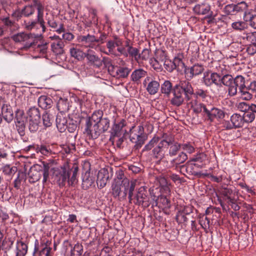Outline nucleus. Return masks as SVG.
<instances>
[{
	"label": "nucleus",
	"instance_id": "f257e3e1",
	"mask_svg": "<svg viewBox=\"0 0 256 256\" xmlns=\"http://www.w3.org/2000/svg\"><path fill=\"white\" fill-rule=\"evenodd\" d=\"M136 187V183L131 182L128 192V201L130 204H134L138 206L148 208L151 205L150 198L148 195L146 187L141 186L136 194H134Z\"/></svg>",
	"mask_w": 256,
	"mask_h": 256
},
{
	"label": "nucleus",
	"instance_id": "f03ea898",
	"mask_svg": "<svg viewBox=\"0 0 256 256\" xmlns=\"http://www.w3.org/2000/svg\"><path fill=\"white\" fill-rule=\"evenodd\" d=\"M50 166L48 163L43 162L42 165L34 164L28 172L29 182L34 183L40 180L42 176H43L42 184L46 183L49 178Z\"/></svg>",
	"mask_w": 256,
	"mask_h": 256
},
{
	"label": "nucleus",
	"instance_id": "7ed1b4c3",
	"mask_svg": "<svg viewBox=\"0 0 256 256\" xmlns=\"http://www.w3.org/2000/svg\"><path fill=\"white\" fill-rule=\"evenodd\" d=\"M244 76L242 75H238L235 78H233L230 74H224L223 76H220L221 84H223L228 87V95L230 96H234L238 94V86L244 78Z\"/></svg>",
	"mask_w": 256,
	"mask_h": 256
},
{
	"label": "nucleus",
	"instance_id": "20e7f679",
	"mask_svg": "<svg viewBox=\"0 0 256 256\" xmlns=\"http://www.w3.org/2000/svg\"><path fill=\"white\" fill-rule=\"evenodd\" d=\"M130 185L128 179H124L122 182H114L112 185V195L114 198H118L120 201L126 200Z\"/></svg>",
	"mask_w": 256,
	"mask_h": 256
},
{
	"label": "nucleus",
	"instance_id": "39448f33",
	"mask_svg": "<svg viewBox=\"0 0 256 256\" xmlns=\"http://www.w3.org/2000/svg\"><path fill=\"white\" fill-rule=\"evenodd\" d=\"M37 18L35 20L29 21H24V27L28 30L38 31L42 28V32L44 33L46 31V27L44 25L45 22L44 19V10H42L39 8L37 10Z\"/></svg>",
	"mask_w": 256,
	"mask_h": 256
},
{
	"label": "nucleus",
	"instance_id": "423d86ee",
	"mask_svg": "<svg viewBox=\"0 0 256 256\" xmlns=\"http://www.w3.org/2000/svg\"><path fill=\"white\" fill-rule=\"evenodd\" d=\"M160 139V138L158 136H154L148 142V144L145 145L142 149V152L148 151L154 148L152 152V156L160 160H162L164 156V154L162 149L164 146H160V143H159L158 146L154 147V146L158 143Z\"/></svg>",
	"mask_w": 256,
	"mask_h": 256
},
{
	"label": "nucleus",
	"instance_id": "0eeeda50",
	"mask_svg": "<svg viewBox=\"0 0 256 256\" xmlns=\"http://www.w3.org/2000/svg\"><path fill=\"white\" fill-rule=\"evenodd\" d=\"M110 121L106 117H103L97 124H94L92 128L89 132L88 135L91 136L93 139H96L102 132L107 131L110 127Z\"/></svg>",
	"mask_w": 256,
	"mask_h": 256
},
{
	"label": "nucleus",
	"instance_id": "6e6552de",
	"mask_svg": "<svg viewBox=\"0 0 256 256\" xmlns=\"http://www.w3.org/2000/svg\"><path fill=\"white\" fill-rule=\"evenodd\" d=\"M28 120L27 116L24 110L18 109L15 112L14 122L16 130L20 136H24L25 134L26 122Z\"/></svg>",
	"mask_w": 256,
	"mask_h": 256
},
{
	"label": "nucleus",
	"instance_id": "1a4fd4ad",
	"mask_svg": "<svg viewBox=\"0 0 256 256\" xmlns=\"http://www.w3.org/2000/svg\"><path fill=\"white\" fill-rule=\"evenodd\" d=\"M52 178L54 182L57 184L60 187L65 186L68 183V172L65 166L62 167L60 169L55 170L53 173Z\"/></svg>",
	"mask_w": 256,
	"mask_h": 256
},
{
	"label": "nucleus",
	"instance_id": "9d476101",
	"mask_svg": "<svg viewBox=\"0 0 256 256\" xmlns=\"http://www.w3.org/2000/svg\"><path fill=\"white\" fill-rule=\"evenodd\" d=\"M204 116L208 120L212 122L215 119L224 118L225 114L222 110L208 104V108H204Z\"/></svg>",
	"mask_w": 256,
	"mask_h": 256
},
{
	"label": "nucleus",
	"instance_id": "9b49d317",
	"mask_svg": "<svg viewBox=\"0 0 256 256\" xmlns=\"http://www.w3.org/2000/svg\"><path fill=\"white\" fill-rule=\"evenodd\" d=\"M189 80H180L178 83L174 86L180 90L184 94L186 101H189L192 98V95L194 94V88Z\"/></svg>",
	"mask_w": 256,
	"mask_h": 256
},
{
	"label": "nucleus",
	"instance_id": "f8f14e48",
	"mask_svg": "<svg viewBox=\"0 0 256 256\" xmlns=\"http://www.w3.org/2000/svg\"><path fill=\"white\" fill-rule=\"evenodd\" d=\"M96 171H90V168L86 170L82 174V188L86 190L90 188L95 186Z\"/></svg>",
	"mask_w": 256,
	"mask_h": 256
},
{
	"label": "nucleus",
	"instance_id": "ddd939ff",
	"mask_svg": "<svg viewBox=\"0 0 256 256\" xmlns=\"http://www.w3.org/2000/svg\"><path fill=\"white\" fill-rule=\"evenodd\" d=\"M86 58L90 65L97 68H100L102 66V63L106 64L107 61L108 60V58L106 57H104L102 60H101L98 56L96 54L94 51L90 50H88Z\"/></svg>",
	"mask_w": 256,
	"mask_h": 256
},
{
	"label": "nucleus",
	"instance_id": "4468645a",
	"mask_svg": "<svg viewBox=\"0 0 256 256\" xmlns=\"http://www.w3.org/2000/svg\"><path fill=\"white\" fill-rule=\"evenodd\" d=\"M48 241L46 243H42L40 245L38 240L34 241V248L32 253V256H51V248L48 246Z\"/></svg>",
	"mask_w": 256,
	"mask_h": 256
},
{
	"label": "nucleus",
	"instance_id": "2eb2a0df",
	"mask_svg": "<svg viewBox=\"0 0 256 256\" xmlns=\"http://www.w3.org/2000/svg\"><path fill=\"white\" fill-rule=\"evenodd\" d=\"M126 124V120L124 118H120L118 120H114L110 132V138L116 136L120 137L123 133V128Z\"/></svg>",
	"mask_w": 256,
	"mask_h": 256
},
{
	"label": "nucleus",
	"instance_id": "dca6fc26",
	"mask_svg": "<svg viewBox=\"0 0 256 256\" xmlns=\"http://www.w3.org/2000/svg\"><path fill=\"white\" fill-rule=\"evenodd\" d=\"M103 111L100 110H96L93 112L90 116H88L86 119L85 132L88 134L92 128L94 124H97L103 118Z\"/></svg>",
	"mask_w": 256,
	"mask_h": 256
},
{
	"label": "nucleus",
	"instance_id": "f3484780",
	"mask_svg": "<svg viewBox=\"0 0 256 256\" xmlns=\"http://www.w3.org/2000/svg\"><path fill=\"white\" fill-rule=\"evenodd\" d=\"M204 70V66L199 64H196L191 67L185 68L184 72L186 78L188 80H191L194 77L202 74Z\"/></svg>",
	"mask_w": 256,
	"mask_h": 256
},
{
	"label": "nucleus",
	"instance_id": "a211bd4d",
	"mask_svg": "<svg viewBox=\"0 0 256 256\" xmlns=\"http://www.w3.org/2000/svg\"><path fill=\"white\" fill-rule=\"evenodd\" d=\"M96 176L98 187L101 189L106 186L108 180L112 177V174H110L108 168H103L98 171Z\"/></svg>",
	"mask_w": 256,
	"mask_h": 256
},
{
	"label": "nucleus",
	"instance_id": "6ab92c4d",
	"mask_svg": "<svg viewBox=\"0 0 256 256\" xmlns=\"http://www.w3.org/2000/svg\"><path fill=\"white\" fill-rule=\"evenodd\" d=\"M204 83L208 86L214 84L216 86H221L220 76L216 72H206L202 78Z\"/></svg>",
	"mask_w": 256,
	"mask_h": 256
},
{
	"label": "nucleus",
	"instance_id": "aec40b11",
	"mask_svg": "<svg viewBox=\"0 0 256 256\" xmlns=\"http://www.w3.org/2000/svg\"><path fill=\"white\" fill-rule=\"evenodd\" d=\"M247 84L248 82H246V78H244L238 86V93L240 94L241 98L246 100H250L253 97L252 92L248 88Z\"/></svg>",
	"mask_w": 256,
	"mask_h": 256
},
{
	"label": "nucleus",
	"instance_id": "412c9836",
	"mask_svg": "<svg viewBox=\"0 0 256 256\" xmlns=\"http://www.w3.org/2000/svg\"><path fill=\"white\" fill-rule=\"evenodd\" d=\"M230 122L232 124L228 122L226 124V129L232 130L242 128L245 123L242 116L238 114H234L231 116Z\"/></svg>",
	"mask_w": 256,
	"mask_h": 256
},
{
	"label": "nucleus",
	"instance_id": "4be33fe9",
	"mask_svg": "<svg viewBox=\"0 0 256 256\" xmlns=\"http://www.w3.org/2000/svg\"><path fill=\"white\" fill-rule=\"evenodd\" d=\"M68 119V118L65 113L59 112L58 114L56 122L58 129L60 132H64L66 130Z\"/></svg>",
	"mask_w": 256,
	"mask_h": 256
},
{
	"label": "nucleus",
	"instance_id": "5701e85b",
	"mask_svg": "<svg viewBox=\"0 0 256 256\" xmlns=\"http://www.w3.org/2000/svg\"><path fill=\"white\" fill-rule=\"evenodd\" d=\"M193 10L197 14L206 15L208 18H210L212 15L210 6L206 3L196 4L193 8Z\"/></svg>",
	"mask_w": 256,
	"mask_h": 256
},
{
	"label": "nucleus",
	"instance_id": "b1692460",
	"mask_svg": "<svg viewBox=\"0 0 256 256\" xmlns=\"http://www.w3.org/2000/svg\"><path fill=\"white\" fill-rule=\"evenodd\" d=\"M172 93L173 97L170 100V104L176 106H180L184 102V99H186L184 96H183V94L174 86Z\"/></svg>",
	"mask_w": 256,
	"mask_h": 256
},
{
	"label": "nucleus",
	"instance_id": "393cba45",
	"mask_svg": "<svg viewBox=\"0 0 256 256\" xmlns=\"http://www.w3.org/2000/svg\"><path fill=\"white\" fill-rule=\"evenodd\" d=\"M112 68L110 74L118 78H127L131 71V69L125 66H112Z\"/></svg>",
	"mask_w": 256,
	"mask_h": 256
},
{
	"label": "nucleus",
	"instance_id": "a878e982",
	"mask_svg": "<svg viewBox=\"0 0 256 256\" xmlns=\"http://www.w3.org/2000/svg\"><path fill=\"white\" fill-rule=\"evenodd\" d=\"M68 172V184L69 186H74L78 182V168L76 166H74L72 168H67Z\"/></svg>",
	"mask_w": 256,
	"mask_h": 256
},
{
	"label": "nucleus",
	"instance_id": "bb28decb",
	"mask_svg": "<svg viewBox=\"0 0 256 256\" xmlns=\"http://www.w3.org/2000/svg\"><path fill=\"white\" fill-rule=\"evenodd\" d=\"M28 246L24 242L18 240L16 246L14 253L10 254V256H25L28 252Z\"/></svg>",
	"mask_w": 256,
	"mask_h": 256
},
{
	"label": "nucleus",
	"instance_id": "cd10ccee",
	"mask_svg": "<svg viewBox=\"0 0 256 256\" xmlns=\"http://www.w3.org/2000/svg\"><path fill=\"white\" fill-rule=\"evenodd\" d=\"M2 116L4 120L10 123L14 119V114L12 107L10 105L4 104L2 107Z\"/></svg>",
	"mask_w": 256,
	"mask_h": 256
},
{
	"label": "nucleus",
	"instance_id": "c85d7f7f",
	"mask_svg": "<svg viewBox=\"0 0 256 256\" xmlns=\"http://www.w3.org/2000/svg\"><path fill=\"white\" fill-rule=\"evenodd\" d=\"M52 146L48 144L41 143L36 145L34 150L37 153H40L45 156H48L52 154Z\"/></svg>",
	"mask_w": 256,
	"mask_h": 256
},
{
	"label": "nucleus",
	"instance_id": "c756f323",
	"mask_svg": "<svg viewBox=\"0 0 256 256\" xmlns=\"http://www.w3.org/2000/svg\"><path fill=\"white\" fill-rule=\"evenodd\" d=\"M192 212L191 208H184L182 210H178L176 215V220L178 223H186L188 222V218L186 215L190 214Z\"/></svg>",
	"mask_w": 256,
	"mask_h": 256
},
{
	"label": "nucleus",
	"instance_id": "7c9ffc66",
	"mask_svg": "<svg viewBox=\"0 0 256 256\" xmlns=\"http://www.w3.org/2000/svg\"><path fill=\"white\" fill-rule=\"evenodd\" d=\"M38 102L40 107L46 110L50 108L53 104V102L52 98L50 96L46 95H42L40 96Z\"/></svg>",
	"mask_w": 256,
	"mask_h": 256
},
{
	"label": "nucleus",
	"instance_id": "2f4dec72",
	"mask_svg": "<svg viewBox=\"0 0 256 256\" xmlns=\"http://www.w3.org/2000/svg\"><path fill=\"white\" fill-rule=\"evenodd\" d=\"M64 44L62 38H59L58 40L54 42L51 44V49L52 52L56 55H61L64 52Z\"/></svg>",
	"mask_w": 256,
	"mask_h": 256
},
{
	"label": "nucleus",
	"instance_id": "473e14b6",
	"mask_svg": "<svg viewBox=\"0 0 256 256\" xmlns=\"http://www.w3.org/2000/svg\"><path fill=\"white\" fill-rule=\"evenodd\" d=\"M136 135V138L134 136H130V139L132 142L135 144L134 148L136 150L140 149L144 144L147 139L146 135Z\"/></svg>",
	"mask_w": 256,
	"mask_h": 256
},
{
	"label": "nucleus",
	"instance_id": "72a5a7b5",
	"mask_svg": "<svg viewBox=\"0 0 256 256\" xmlns=\"http://www.w3.org/2000/svg\"><path fill=\"white\" fill-rule=\"evenodd\" d=\"M36 36L34 34H28L26 38L22 44V48L27 50L30 48H35L36 46Z\"/></svg>",
	"mask_w": 256,
	"mask_h": 256
},
{
	"label": "nucleus",
	"instance_id": "f704fd0d",
	"mask_svg": "<svg viewBox=\"0 0 256 256\" xmlns=\"http://www.w3.org/2000/svg\"><path fill=\"white\" fill-rule=\"evenodd\" d=\"M80 41L86 46L92 48H96V45L94 43L96 42V38L94 36L88 34L86 36H82L80 38Z\"/></svg>",
	"mask_w": 256,
	"mask_h": 256
},
{
	"label": "nucleus",
	"instance_id": "c9c22d12",
	"mask_svg": "<svg viewBox=\"0 0 256 256\" xmlns=\"http://www.w3.org/2000/svg\"><path fill=\"white\" fill-rule=\"evenodd\" d=\"M183 58L184 56L180 53L178 54L174 58L172 62L174 70H177L178 71H179L182 70L183 68L185 69V68H187L182 61Z\"/></svg>",
	"mask_w": 256,
	"mask_h": 256
},
{
	"label": "nucleus",
	"instance_id": "e433bc0d",
	"mask_svg": "<svg viewBox=\"0 0 256 256\" xmlns=\"http://www.w3.org/2000/svg\"><path fill=\"white\" fill-rule=\"evenodd\" d=\"M206 159V155L203 152L198 154L191 159L190 161L194 162L195 163L194 164V166L202 168L203 166L204 162Z\"/></svg>",
	"mask_w": 256,
	"mask_h": 256
},
{
	"label": "nucleus",
	"instance_id": "4c0bfd02",
	"mask_svg": "<svg viewBox=\"0 0 256 256\" xmlns=\"http://www.w3.org/2000/svg\"><path fill=\"white\" fill-rule=\"evenodd\" d=\"M174 86L172 82L168 80H166L160 86L161 92L167 97H169L172 92Z\"/></svg>",
	"mask_w": 256,
	"mask_h": 256
},
{
	"label": "nucleus",
	"instance_id": "58836bf2",
	"mask_svg": "<svg viewBox=\"0 0 256 256\" xmlns=\"http://www.w3.org/2000/svg\"><path fill=\"white\" fill-rule=\"evenodd\" d=\"M188 158V157L186 153L184 152H182L178 154V156L176 158L172 159L170 161V164L173 166L178 167L180 164L184 163L186 160Z\"/></svg>",
	"mask_w": 256,
	"mask_h": 256
},
{
	"label": "nucleus",
	"instance_id": "ea45409f",
	"mask_svg": "<svg viewBox=\"0 0 256 256\" xmlns=\"http://www.w3.org/2000/svg\"><path fill=\"white\" fill-rule=\"evenodd\" d=\"M160 87L159 82L155 80H152L148 84L146 90L150 95L155 94L158 92Z\"/></svg>",
	"mask_w": 256,
	"mask_h": 256
},
{
	"label": "nucleus",
	"instance_id": "a19ab883",
	"mask_svg": "<svg viewBox=\"0 0 256 256\" xmlns=\"http://www.w3.org/2000/svg\"><path fill=\"white\" fill-rule=\"evenodd\" d=\"M54 116L50 111H46L42 115L43 124L45 127L50 126L54 120Z\"/></svg>",
	"mask_w": 256,
	"mask_h": 256
},
{
	"label": "nucleus",
	"instance_id": "79ce46f5",
	"mask_svg": "<svg viewBox=\"0 0 256 256\" xmlns=\"http://www.w3.org/2000/svg\"><path fill=\"white\" fill-rule=\"evenodd\" d=\"M28 119L40 120V114L39 109L36 106L30 107L26 112Z\"/></svg>",
	"mask_w": 256,
	"mask_h": 256
},
{
	"label": "nucleus",
	"instance_id": "37998d69",
	"mask_svg": "<svg viewBox=\"0 0 256 256\" xmlns=\"http://www.w3.org/2000/svg\"><path fill=\"white\" fill-rule=\"evenodd\" d=\"M70 54L72 56L78 60H82L86 58V53L82 52L80 49L72 48L70 49Z\"/></svg>",
	"mask_w": 256,
	"mask_h": 256
},
{
	"label": "nucleus",
	"instance_id": "c03bdc74",
	"mask_svg": "<svg viewBox=\"0 0 256 256\" xmlns=\"http://www.w3.org/2000/svg\"><path fill=\"white\" fill-rule=\"evenodd\" d=\"M146 74V72L142 68H139L134 70L131 74L132 80L133 82H138L141 78L144 77Z\"/></svg>",
	"mask_w": 256,
	"mask_h": 256
},
{
	"label": "nucleus",
	"instance_id": "a18cd8bd",
	"mask_svg": "<svg viewBox=\"0 0 256 256\" xmlns=\"http://www.w3.org/2000/svg\"><path fill=\"white\" fill-rule=\"evenodd\" d=\"M28 128L30 132L34 133L38 129L40 120L28 119Z\"/></svg>",
	"mask_w": 256,
	"mask_h": 256
},
{
	"label": "nucleus",
	"instance_id": "49530a36",
	"mask_svg": "<svg viewBox=\"0 0 256 256\" xmlns=\"http://www.w3.org/2000/svg\"><path fill=\"white\" fill-rule=\"evenodd\" d=\"M256 16V12L252 9L248 10L244 12V22H248L249 25L252 22L254 18Z\"/></svg>",
	"mask_w": 256,
	"mask_h": 256
},
{
	"label": "nucleus",
	"instance_id": "de8ad7c7",
	"mask_svg": "<svg viewBox=\"0 0 256 256\" xmlns=\"http://www.w3.org/2000/svg\"><path fill=\"white\" fill-rule=\"evenodd\" d=\"M157 206L158 204H161L160 206L164 208H170V200L164 196L160 195L156 200Z\"/></svg>",
	"mask_w": 256,
	"mask_h": 256
},
{
	"label": "nucleus",
	"instance_id": "09e8293b",
	"mask_svg": "<svg viewBox=\"0 0 256 256\" xmlns=\"http://www.w3.org/2000/svg\"><path fill=\"white\" fill-rule=\"evenodd\" d=\"M156 191H158V188H150L149 189V192L150 196V202H151V205L152 206H157V198H158V194H156Z\"/></svg>",
	"mask_w": 256,
	"mask_h": 256
},
{
	"label": "nucleus",
	"instance_id": "8fccbe9b",
	"mask_svg": "<svg viewBox=\"0 0 256 256\" xmlns=\"http://www.w3.org/2000/svg\"><path fill=\"white\" fill-rule=\"evenodd\" d=\"M156 180L159 183L160 186L163 188V189L165 190L166 194H170V190L168 186V182L166 178L160 176H159L156 177Z\"/></svg>",
	"mask_w": 256,
	"mask_h": 256
},
{
	"label": "nucleus",
	"instance_id": "3c124183",
	"mask_svg": "<svg viewBox=\"0 0 256 256\" xmlns=\"http://www.w3.org/2000/svg\"><path fill=\"white\" fill-rule=\"evenodd\" d=\"M232 28L235 30L242 32L248 27L247 24L243 21H236L232 22Z\"/></svg>",
	"mask_w": 256,
	"mask_h": 256
},
{
	"label": "nucleus",
	"instance_id": "603ef678",
	"mask_svg": "<svg viewBox=\"0 0 256 256\" xmlns=\"http://www.w3.org/2000/svg\"><path fill=\"white\" fill-rule=\"evenodd\" d=\"M220 192L222 195L226 198L228 201L234 198L232 196L233 194L232 190L227 186H222L220 188Z\"/></svg>",
	"mask_w": 256,
	"mask_h": 256
},
{
	"label": "nucleus",
	"instance_id": "864d4df0",
	"mask_svg": "<svg viewBox=\"0 0 256 256\" xmlns=\"http://www.w3.org/2000/svg\"><path fill=\"white\" fill-rule=\"evenodd\" d=\"M180 148L188 154H192L194 152L195 148L194 144L190 142L180 143Z\"/></svg>",
	"mask_w": 256,
	"mask_h": 256
},
{
	"label": "nucleus",
	"instance_id": "5fc2aeb1",
	"mask_svg": "<svg viewBox=\"0 0 256 256\" xmlns=\"http://www.w3.org/2000/svg\"><path fill=\"white\" fill-rule=\"evenodd\" d=\"M34 6V4L24 6L22 8L24 16L29 17L32 15L35 12Z\"/></svg>",
	"mask_w": 256,
	"mask_h": 256
},
{
	"label": "nucleus",
	"instance_id": "6e6d98bb",
	"mask_svg": "<svg viewBox=\"0 0 256 256\" xmlns=\"http://www.w3.org/2000/svg\"><path fill=\"white\" fill-rule=\"evenodd\" d=\"M180 149V143L178 142H174V144L169 148L168 155L171 157L176 156Z\"/></svg>",
	"mask_w": 256,
	"mask_h": 256
},
{
	"label": "nucleus",
	"instance_id": "4d7b16f0",
	"mask_svg": "<svg viewBox=\"0 0 256 256\" xmlns=\"http://www.w3.org/2000/svg\"><path fill=\"white\" fill-rule=\"evenodd\" d=\"M28 34L25 32H20L14 35L12 38L15 42H20L22 45Z\"/></svg>",
	"mask_w": 256,
	"mask_h": 256
},
{
	"label": "nucleus",
	"instance_id": "13d9d810",
	"mask_svg": "<svg viewBox=\"0 0 256 256\" xmlns=\"http://www.w3.org/2000/svg\"><path fill=\"white\" fill-rule=\"evenodd\" d=\"M234 6L235 7L234 9L236 14L242 12H245L246 11H247V10H248V6L244 2H242L236 4H234Z\"/></svg>",
	"mask_w": 256,
	"mask_h": 256
},
{
	"label": "nucleus",
	"instance_id": "bf43d9fd",
	"mask_svg": "<svg viewBox=\"0 0 256 256\" xmlns=\"http://www.w3.org/2000/svg\"><path fill=\"white\" fill-rule=\"evenodd\" d=\"M127 52L128 56L129 55L130 56L134 58L136 61L138 62V58L140 53L138 48L133 46L130 47L127 49Z\"/></svg>",
	"mask_w": 256,
	"mask_h": 256
},
{
	"label": "nucleus",
	"instance_id": "052dcab7",
	"mask_svg": "<svg viewBox=\"0 0 256 256\" xmlns=\"http://www.w3.org/2000/svg\"><path fill=\"white\" fill-rule=\"evenodd\" d=\"M244 34L246 35L244 37V39H246L252 44H254L256 46V32L244 33Z\"/></svg>",
	"mask_w": 256,
	"mask_h": 256
},
{
	"label": "nucleus",
	"instance_id": "680f3d73",
	"mask_svg": "<svg viewBox=\"0 0 256 256\" xmlns=\"http://www.w3.org/2000/svg\"><path fill=\"white\" fill-rule=\"evenodd\" d=\"M255 114L250 110H248L242 115L244 122L250 123L252 122L255 118Z\"/></svg>",
	"mask_w": 256,
	"mask_h": 256
},
{
	"label": "nucleus",
	"instance_id": "e2e57ef3",
	"mask_svg": "<svg viewBox=\"0 0 256 256\" xmlns=\"http://www.w3.org/2000/svg\"><path fill=\"white\" fill-rule=\"evenodd\" d=\"M156 60H158L162 62L166 60V52L161 50H156L155 51V57Z\"/></svg>",
	"mask_w": 256,
	"mask_h": 256
},
{
	"label": "nucleus",
	"instance_id": "0e129e2a",
	"mask_svg": "<svg viewBox=\"0 0 256 256\" xmlns=\"http://www.w3.org/2000/svg\"><path fill=\"white\" fill-rule=\"evenodd\" d=\"M199 224L202 227L206 229L207 227H209L210 220L204 214H199Z\"/></svg>",
	"mask_w": 256,
	"mask_h": 256
},
{
	"label": "nucleus",
	"instance_id": "69168bd1",
	"mask_svg": "<svg viewBox=\"0 0 256 256\" xmlns=\"http://www.w3.org/2000/svg\"><path fill=\"white\" fill-rule=\"evenodd\" d=\"M57 108L60 112L64 113L68 110V104L66 102L60 100L58 103Z\"/></svg>",
	"mask_w": 256,
	"mask_h": 256
},
{
	"label": "nucleus",
	"instance_id": "338daca9",
	"mask_svg": "<svg viewBox=\"0 0 256 256\" xmlns=\"http://www.w3.org/2000/svg\"><path fill=\"white\" fill-rule=\"evenodd\" d=\"M66 126L68 127L66 129L70 132H74L78 127L77 121L68 118V122Z\"/></svg>",
	"mask_w": 256,
	"mask_h": 256
},
{
	"label": "nucleus",
	"instance_id": "774afa93",
	"mask_svg": "<svg viewBox=\"0 0 256 256\" xmlns=\"http://www.w3.org/2000/svg\"><path fill=\"white\" fill-rule=\"evenodd\" d=\"M48 44L46 42H42V44H38L36 46V51L39 52L40 54L44 55L47 52ZM36 48V47L34 48Z\"/></svg>",
	"mask_w": 256,
	"mask_h": 256
}]
</instances>
